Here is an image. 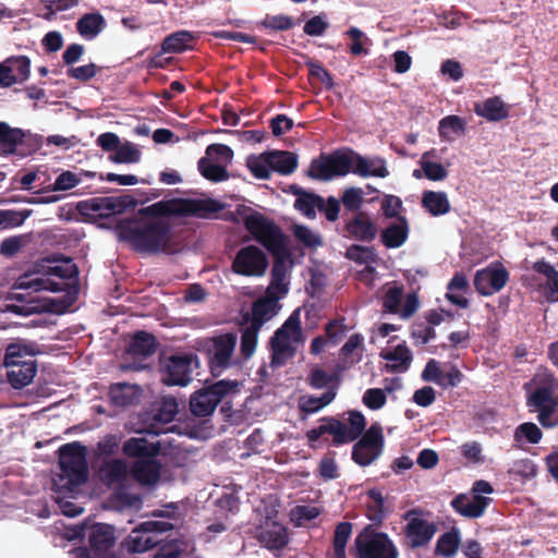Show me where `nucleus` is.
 I'll list each match as a JSON object with an SVG mask.
<instances>
[{"label":"nucleus","mask_w":558,"mask_h":558,"mask_svg":"<svg viewBox=\"0 0 558 558\" xmlns=\"http://www.w3.org/2000/svg\"><path fill=\"white\" fill-rule=\"evenodd\" d=\"M383 357L387 361L396 362L395 364L387 365V368L391 372H405L410 367L412 355L405 344H398L393 350L383 354Z\"/></svg>","instance_id":"nucleus-39"},{"label":"nucleus","mask_w":558,"mask_h":558,"mask_svg":"<svg viewBox=\"0 0 558 558\" xmlns=\"http://www.w3.org/2000/svg\"><path fill=\"white\" fill-rule=\"evenodd\" d=\"M319 421L322 424L318 427L312 428L305 434L308 446L313 449L316 448L315 442L325 434L332 436V446L340 447L360 438L366 427L365 416L356 410L348 412L349 426L333 416H324Z\"/></svg>","instance_id":"nucleus-4"},{"label":"nucleus","mask_w":558,"mask_h":558,"mask_svg":"<svg viewBox=\"0 0 558 558\" xmlns=\"http://www.w3.org/2000/svg\"><path fill=\"white\" fill-rule=\"evenodd\" d=\"M429 155V153H425L422 156L420 165L424 172V175L430 181H441L448 177V171L441 163L426 161L425 158Z\"/></svg>","instance_id":"nucleus-58"},{"label":"nucleus","mask_w":558,"mask_h":558,"mask_svg":"<svg viewBox=\"0 0 558 558\" xmlns=\"http://www.w3.org/2000/svg\"><path fill=\"white\" fill-rule=\"evenodd\" d=\"M363 403L371 410L381 409L387 401L385 390L380 388L367 389L362 398Z\"/></svg>","instance_id":"nucleus-64"},{"label":"nucleus","mask_w":558,"mask_h":558,"mask_svg":"<svg viewBox=\"0 0 558 558\" xmlns=\"http://www.w3.org/2000/svg\"><path fill=\"white\" fill-rule=\"evenodd\" d=\"M197 167L201 174L211 182H222L230 177L226 166L214 163L208 157L201 158Z\"/></svg>","instance_id":"nucleus-40"},{"label":"nucleus","mask_w":558,"mask_h":558,"mask_svg":"<svg viewBox=\"0 0 558 558\" xmlns=\"http://www.w3.org/2000/svg\"><path fill=\"white\" fill-rule=\"evenodd\" d=\"M279 300L280 295H271L269 293H265V296H262L253 302L251 317L248 314L244 315V320H250L251 324L262 328L264 324L277 315L281 307Z\"/></svg>","instance_id":"nucleus-17"},{"label":"nucleus","mask_w":558,"mask_h":558,"mask_svg":"<svg viewBox=\"0 0 558 558\" xmlns=\"http://www.w3.org/2000/svg\"><path fill=\"white\" fill-rule=\"evenodd\" d=\"M336 391L333 388L324 392L320 397L307 396L303 397L300 401V410L304 413L312 414L316 413L329 403L333 401L336 398Z\"/></svg>","instance_id":"nucleus-41"},{"label":"nucleus","mask_w":558,"mask_h":558,"mask_svg":"<svg viewBox=\"0 0 558 558\" xmlns=\"http://www.w3.org/2000/svg\"><path fill=\"white\" fill-rule=\"evenodd\" d=\"M255 538L270 551L282 550L290 541L288 529L278 521L270 519H266L256 527Z\"/></svg>","instance_id":"nucleus-13"},{"label":"nucleus","mask_w":558,"mask_h":558,"mask_svg":"<svg viewBox=\"0 0 558 558\" xmlns=\"http://www.w3.org/2000/svg\"><path fill=\"white\" fill-rule=\"evenodd\" d=\"M157 345L154 335L140 330L131 338L128 352L133 356L148 357L156 352Z\"/></svg>","instance_id":"nucleus-32"},{"label":"nucleus","mask_w":558,"mask_h":558,"mask_svg":"<svg viewBox=\"0 0 558 558\" xmlns=\"http://www.w3.org/2000/svg\"><path fill=\"white\" fill-rule=\"evenodd\" d=\"M353 524L351 522H339L333 531L330 548L327 550V558H348L347 545L352 535Z\"/></svg>","instance_id":"nucleus-30"},{"label":"nucleus","mask_w":558,"mask_h":558,"mask_svg":"<svg viewBox=\"0 0 558 558\" xmlns=\"http://www.w3.org/2000/svg\"><path fill=\"white\" fill-rule=\"evenodd\" d=\"M422 206L432 216H441L450 211V203L445 192L424 191L422 195Z\"/></svg>","instance_id":"nucleus-36"},{"label":"nucleus","mask_w":558,"mask_h":558,"mask_svg":"<svg viewBox=\"0 0 558 558\" xmlns=\"http://www.w3.org/2000/svg\"><path fill=\"white\" fill-rule=\"evenodd\" d=\"M460 542V532L457 529H452L440 535L437 539L436 554L451 558L457 553Z\"/></svg>","instance_id":"nucleus-42"},{"label":"nucleus","mask_w":558,"mask_h":558,"mask_svg":"<svg viewBox=\"0 0 558 558\" xmlns=\"http://www.w3.org/2000/svg\"><path fill=\"white\" fill-rule=\"evenodd\" d=\"M533 270L547 278L545 298L548 302H558V270L544 258L533 263Z\"/></svg>","instance_id":"nucleus-33"},{"label":"nucleus","mask_w":558,"mask_h":558,"mask_svg":"<svg viewBox=\"0 0 558 558\" xmlns=\"http://www.w3.org/2000/svg\"><path fill=\"white\" fill-rule=\"evenodd\" d=\"M196 36L189 31H178L168 35L161 44V53H181L192 49Z\"/></svg>","instance_id":"nucleus-34"},{"label":"nucleus","mask_w":558,"mask_h":558,"mask_svg":"<svg viewBox=\"0 0 558 558\" xmlns=\"http://www.w3.org/2000/svg\"><path fill=\"white\" fill-rule=\"evenodd\" d=\"M474 112L489 122L505 120L509 116V108L500 97L494 96L474 105Z\"/></svg>","instance_id":"nucleus-27"},{"label":"nucleus","mask_w":558,"mask_h":558,"mask_svg":"<svg viewBox=\"0 0 558 558\" xmlns=\"http://www.w3.org/2000/svg\"><path fill=\"white\" fill-rule=\"evenodd\" d=\"M344 236L361 241L372 242L377 235V226L364 211H357L344 226Z\"/></svg>","instance_id":"nucleus-15"},{"label":"nucleus","mask_w":558,"mask_h":558,"mask_svg":"<svg viewBox=\"0 0 558 558\" xmlns=\"http://www.w3.org/2000/svg\"><path fill=\"white\" fill-rule=\"evenodd\" d=\"M85 447L78 442H70L59 448L60 474L54 485L66 492H73L83 485L88 478V465Z\"/></svg>","instance_id":"nucleus-5"},{"label":"nucleus","mask_w":558,"mask_h":558,"mask_svg":"<svg viewBox=\"0 0 558 558\" xmlns=\"http://www.w3.org/2000/svg\"><path fill=\"white\" fill-rule=\"evenodd\" d=\"M16 289L20 290H33V292H39L43 290L51 291V292H59L62 291L63 288L60 283L53 282L50 279L46 278H35L28 281H20Z\"/></svg>","instance_id":"nucleus-54"},{"label":"nucleus","mask_w":558,"mask_h":558,"mask_svg":"<svg viewBox=\"0 0 558 558\" xmlns=\"http://www.w3.org/2000/svg\"><path fill=\"white\" fill-rule=\"evenodd\" d=\"M122 452L129 458L145 459L157 457L160 452L159 444L149 442L145 438L131 437L123 442Z\"/></svg>","instance_id":"nucleus-31"},{"label":"nucleus","mask_w":558,"mask_h":558,"mask_svg":"<svg viewBox=\"0 0 558 558\" xmlns=\"http://www.w3.org/2000/svg\"><path fill=\"white\" fill-rule=\"evenodd\" d=\"M260 25L269 31H288L293 27L292 17L283 14L266 15Z\"/></svg>","instance_id":"nucleus-63"},{"label":"nucleus","mask_w":558,"mask_h":558,"mask_svg":"<svg viewBox=\"0 0 558 558\" xmlns=\"http://www.w3.org/2000/svg\"><path fill=\"white\" fill-rule=\"evenodd\" d=\"M344 318L332 319L325 326V336L331 344H338L348 331Z\"/></svg>","instance_id":"nucleus-57"},{"label":"nucleus","mask_w":558,"mask_h":558,"mask_svg":"<svg viewBox=\"0 0 558 558\" xmlns=\"http://www.w3.org/2000/svg\"><path fill=\"white\" fill-rule=\"evenodd\" d=\"M199 359L196 353L178 351L159 356V373L167 386L184 387L192 381L193 371L198 368Z\"/></svg>","instance_id":"nucleus-7"},{"label":"nucleus","mask_w":558,"mask_h":558,"mask_svg":"<svg viewBox=\"0 0 558 558\" xmlns=\"http://www.w3.org/2000/svg\"><path fill=\"white\" fill-rule=\"evenodd\" d=\"M138 205L136 198L131 195L121 196H104L94 197L77 205L82 214L87 211L97 213L100 217H108L110 215H118L124 213L126 209H134Z\"/></svg>","instance_id":"nucleus-12"},{"label":"nucleus","mask_w":558,"mask_h":558,"mask_svg":"<svg viewBox=\"0 0 558 558\" xmlns=\"http://www.w3.org/2000/svg\"><path fill=\"white\" fill-rule=\"evenodd\" d=\"M319 202H322V196L314 193L302 192L300 197H296L294 202V208L307 218H314L316 216L315 209H318Z\"/></svg>","instance_id":"nucleus-49"},{"label":"nucleus","mask_w":558,"mask_h":558,"mask_svg":"<svg viewBox=\"0 0 558 558\" xmlns=\"http://www.w3.org/2000/svg\"><path fill=\"white\" fill-rule=\"evenodd\" d=\"M142 388L135 384L114 383L108 391L110 402L118 408H128L141 402Z\"/></svg>","instance_id":"nucleus-21"},{"label":"nucleus","mask_w":558,"mask_h":558,"mask_svg":"<svg viewBox=\"0 0 558 558\" xmlns=\"http://www.w3.org/2000/svg\"><path fill=\"white\" fill-rule=\"evenodd\" d=\"M352 173L357 174L362 178H386L389 175L386 160L384 158H365L356 151H354L353 154Z\"/></svg>","instance_id":"nucleus-22"},{"label":"nucleus","mask_w":558,"mask_h":558,"mask_svg":"<svg viewBox=\"0 0 558 558\" xmlns=\"http://www.w3.org/2000/svg\"><path fill=\"white\" fill-rule=\"evenodd\" d=\"M178 413V402L173 397H163L154 415V420L160 423L171 422Z\"/></svg>","instance_id":"nucleus-55"},{"label":"nucleus","mask_w":558,"mask_h":558,"mask_svg":"<svg viewBox=\"0 0 558 558\" xmlns=\"http://www.w3.org/2000/svg\"><path fill=\"white\" fill-rule=\"evenodd\" d=\"M409 222L404 216H398L397 222L390 223L381 231L380 241L387 248L402 246L409 238Z\"/></svg>","instance_id":"nucleus-25"},{"label":"nucleus","mask_w":558,"mask_h":558,"mask_svg":"<svg viewBox=\"0 0 558 558\" xmlns=\"http://www.w3.org/2000/svg\"><path fill=\"white\" fill-rule=\"evenodd\" d=\"M492 498L482 495H473L472 498H469L464 494H459L451 500L450 505L462 517L475 519L484 514Z\"/></svg>","instance_id":"nucleus-19"},{"label":"nucleus","mask_w":558,"mask_h":558,"mask_svg":"<svg viewBox=\"0 0 558 558\" xmlns=\"http://www.w3.org/2000/svg\"><path fill=\"white\" fill-rule=\"evenodd\" d=\"M225 205L214 198H170L142 207L131 217L118 220L114 232L137 253L156 255L175 252L171 218H210Z\"/></svg>","instance_id":"nucleus-1"},{"label":"nucleus","mask_w":558,"mask_h":558,"mask_svg":"<svg viewBox=\"0 0 558 558\" xmlns=\"http://www.w3.org/2000/svg\"><path fill=\"white\" fill-rule=\"evenodd\" d=\"M353 154V149H348L347 151L337 150L330 155H327L332 178L342 177L349 172H352Z\"/></svg>","instance_id":"nucleus-38"},{"label":"nucleus","mask_w":558,"mask_h":558,"mask_svg":"<svg viewBox=\"0 0 558 558\" xmlns=\"http://www.w3.org/2000/svg\"><path fill=\"white\" fill-rule=\"evenodd\" d=\"M133 478L142 485L153 486L160 480L161 464L156 457L135 460L130 470Z\"/></svg>","instance_id":"nucleus-20"},{"label":"nucleus","mask_w":558,"mask_h":558,"mask_svg":"<svg viewBox=\"0 0 558 558\" xmlns=\"http://www.w3.org/2000/svg\"><path fill=\"white\" fill-rule=\"evenodd\" d=\"M537 466L536 464L529 458L519 459L513 461L512 465L508 470V474L511 478L514 480H531L536 476Z\"/></svg>","instance_id":"nucleus-45"},{"label":"nucleus","mask_w":558,"mask_h":558,"mask_svg":"<svg viewBox=\"0 0 558 558\" xmlns=\"http://www.w3.org/2000/svg\"><path fill=\"white\" fill-rule=\"evenodd\" d=\"M420 513V509H410L403 514V519L408 521L403 527L405 545L411 549L427 546L437 532L434 522L415 517Z\"/></svg>","instance_id":"nucleus-10"},{"label":"nucleus","mask_w":558,"mask_h":558,"mask_svg":"<svg viewBox=\"0 0 558 558\" xmlns=\"http://www.w3.org/2000/svg\"><path fill=\"white\" fill-rule=\"evenodd\" d=\"M320 514L317 507L312 506H296L291 510V519L298 526H301Z\"/></svg>","instance_id":"nucleus-61"},{"label":"nucleus","mask_w":558,"mask_h":558,"mask_svg":"<svg viewBox=\"0 0 558 558\" xmlns=\"http://www.w3.org/2000/svg\"><path fill=\"white\" fill-rule=\"evenodd\" d=\"M247 167L256 179L268 180L271 175V163L268 153L262 154L259 157L247 159Z\"/></svg>","instance_id":"nucleus-47"},{"label":"nucleus","mask_w":558,"mask_h":558,"mask_svg":"<svg viewBox=\"0 0 558 558\" xmlns=\"http://www.w3.org/2000/svg\"><path fill=\"white\" fill-rule=\"evenodd\" d=\"M10 62L9 66L14 73L16 83H22L29 77L31 74V60L26 56H12L7 58Z\"/></svg>","instance_id":"nucleus-51"},{"label":"nucleus","mask_w":558,"mask_h":558,"mask_svg":"<svg viewBox=\"0 0 558 558\" xmlns=\"http://www.w3.org/2000/svg\"><path fill=\"white\" fill-rule=\"evenodd\" d=\"M268 267L266 254L255 245H247L238 251L231 269L244 277H262Z\"/></svg>","instance_id":"nucleus-11"},{"label":"nucleus","mask_w":558,"mask_h":558,"mask_svg":"<svg viewBox=\"0 0 558 558\" xmlns=\"http://www.w3.org/2000/svg\"><path fill=\"white\" fill-rule=\"evenodd\" d=\"M238 387V381L223 379L194 392L190 399L191 412L199 417L210 415L222 398L236 392Z\"/></svg>","instance_id":"nucleus-8"},{"label":"nucleus","mask_w":558,"mask_h":558,"mask_svg":"<svg viewBox=\"0 0 558 558\" xmlns=\"http://www.w3.org/2000/svg\"><path fill=\"white\" fill-rule=\"evenodd\" d=\"M543 433L541 428L532 422H525L520 424L514 430V441L521 442L523 439L526 442L536 445L541 441Z\"/></svg>","instance_id":"nucleus-48"},{"label":"nucleus","mask_w":558,"mask_h":558,"mask_svg":"<svg viewBox=\"0 0 558 558\" xmlns=\"http://www.w3.org/2000/svg\"><path fill=\"white\" fill-rule=\"evenodd\" d=\"M349 553L354 558H399V550L388 534L371 524L355 536Z\"/></svg>","instance_id":"nucleus-6"},{"label":"nucleus","mask_w":558,"mask_h":558,"mask_svg":"<svg viewBox=\"0 0 558 558\" xmlns=\"http://www.w3.org/2000/svg\"><path fill=\"white\" fill-rule=\"evenodd\" d=\"M5 367L8 368V381L14 389H22L28 386L37 373V363L35 360H27L26 363L19 364V366Z\"/></svg>","instance_id":"nucleus-29"},{"label":"nucleus","mask_w":558,"mask_h":558,"mask_svg":"<svg viewBox=\"0 0 558 558\" xmlns=\"http://www.w3.org/2000/svg\"><path fill=\"white\" fill-rule=\"evenodd\" d=\"M508 280L509 272L505 267L487 268L476 271L474 287L481 295L488 296L500 291Z\"/></svg>","instance_id":"nucleus-14"},{"label":"nucleus","mask_w":558,"mask_h":558,"mask_svg":"<svg viewBox=\"0 0 558 558\" xmlns=\"http://www.w3.org/2000/svg\"><path fill=\"white\" fill-rule=\"evenodd\" d=\"M26 292H11L7 296L8 303L5 304V311L21 315L29 316L36 313H41L45 306L38 301L33 292L25 290Z\"/></svg>","instance_id":"nucleus-18"},{"label":"nucleus","mask_w":558,"mask_h":558,"mask_svg":"<svg viewBox=\"0 0 558 558\" xmlns=\"http://www.w3.org/2000/svg\"><path fill=\"white\" fill-rule=\"evenodd\" d=\"M28 211L0 209V230L20 227L28 217Z\"/></svg>","instance_id":"nucleus-56"},{"label":"nucleus","mask_w":558,"mask_h":558,"mask_svg":"<svg viewBox=\"0 0 558 558\" xmlns=\"http://www.w3.org/2000/svg\"><path fill=\"white\" fill-rule=\"evenodd\" d=\"M107 26L105 17L100 13H86L76 22L78 34L85 38H95Z\"/></svg>","instance_id":"nucleus-37"},{"label":"nucleus","mask_w":558,"mask_h":558,"mask_svg":"<svg viewBox=\"0 0 558 558\" xmlns=\"http://www.w3.org/2000/svg\"><path fill=\"white\" fill-rule=\"evenodd\" d=\"M364 193L360 187H349L344 190L341 197L342 204L345 209L354 211L355 214L360 210L364 202Z\"/></svg>","instance_id":"nucleus-60"},{"label":"nucleus","mask_w":558,"mask_h":558,"mask_svg":"<svg viewBox=\"0 0 558 558\" xmlns=\"http://www.w3.org/2000/svg\"><path fill=\"white\" fill-rule=\"evenodd\" d=\"M362 437L356 441V449L362 448H374L375 450H380L383 452L384 449V435L383 428L379 424L375 423L371 425V427L361 435Z\"/></svg>","instance_id":"nucleus-44"},{"label":"nucleus","mask_w":558,"mask_h":558,"mask_svg":"<svg viewBox=\"0 0 558 558\" xmlns=\"http://www.w3.org/2000/svg\"><path fill=\"white\" fill-rule=\"evenodd\" d=\"M307 175L312 179L328 181L332 179L327 155L322 154L319 158L311 161Z\"/></svg>","instance_id":"nucleus-52"},{"label":"nucleus","mask_w":558,"mask_h":558,"mask_svg":"<svg viewBox=\"0 0 558 558\" xmlns=\"http://www.w3.org/2000/svg\"><path fill=\"white\" fill-rule=\"evenodd\" d=\"M128 476V465L125 461L121 459H112L110 461H106L99 469V477L101 482L108 487H124Z\"/></svg>","instance_id":"nucleus-24"},{"label":"nucleus","mask_w":558,"mask_h":558,"mask_svg":"<svg viewBox=\"0 0 558 558\" xmlns=\"http://www.w3.org/2000/svg\"><path fill=\"white\" fill-rule=\"evenodd\" d=\"M38 352L36 343L19 339L7 345L3 364L4 366H19V364L26 363L27 360H34Z\"/></svg>","instance_id":"nucleus-23"},{"label":"nucleus","mask_w":558,"mask_h":558,"mask_svg":"<svg viewBox=\"0 0 558 558\" xmlns=\"http://www.w3.org/2000/svg\"><path fill=\"white\" fill-rule=\"evenodd\" d=\"M294 338L283 329H277L270 339L271 349V365H282L288 357L294 354V349L291 345Z\"/></svg>","instance_id":"nucleus-26"},{"label":"nucleus","mask_w":558,"mask_h":558,"mask_svg":"<svg viewBox=\"0 0 558 558\" xmlns=\"http://www.w3.org/2000/svg\"><path fill=\"white\" fill-rule=\"evenodd\" d=\"M260 327L250 323L241 333V354L248 359L255 352Z\"/></svg>","instance_id":"nucleus-46"},{"label":"nucleus","mask_w":558,"mask_h":558,"mask_svg":"<svg viewBox=\"0 0 558 558\" xmlns=\"http://www.w3.org/2000/svg\"><path fill=\"white\" fill-rule=\"evenodd\" d=\"M465 131V121L456 114L447 116L439 121L438 133L442 140L450 141L451 135H460Z\"/></svg>","instance_id":"nucleus-43"},{"label":"nucleus","mask_w":558,"mask_h":558,"mask_svg":"<svg viewBox=\"0 0 558 558\" xmlns=\"http://www.w3.org/2000/svg\"><path fill=\"white\" fill-rule=\"evenodd\" d=\"M28 133L19 128H12L7 122H0V156H24L22 146L25 144Z\"/></svg>","instance_id":"nucleus-16"},{"label":"nucleus","mask_w":558,"mask_h":558,"mask_svg":"<svg viewBox=\"0 0 558 558\" xmlns=\"http://www.w3.org/2000/svg\"><path fill=\"white\" fill-rule=\"evenodd\" d=\"M235 344L236 337L230 332L213 337L206 342L208 364L214 376H219L223 369L230 366Z\"/></svg>","instance_id":"nucleus-9"},{"label":"nucleus","mask_w":558,"mask_h":558,"mask_svg":"<svg viewBox=\"0 0 558 558\" xmlns=\"http://www.w3.org/2000/svg\"><path fill=\"white\" fill-rule=\"evenodd\" d=\"M141 159V153L132 143L119 145L113 155L109 156V160L114 163H135Z\"/></svg>","instance_id":"nucleus-50"},{"label":"nucleus","mask_w":558,"mask_h":558,"mask_svg":"<svg viewBox=\"0 0 558 558\" xmlns=\"http://www.w3.org/2000/svg\"><path fill=\"white\" fill-rule=\"evenodd\" d=\"M272 171L289 175L298 168V155L288 150H274L268 153Z\"/></svg>","instance_id":"nucleus-35"},{"label":"nucleus","mask_w":558,"mask_h":558,"mask_svg":"<svg viewBox=\"0 0 558 558\" xmlns=\"http://www.w3.org/2000/svg\"><path fill=\"white\" fill-rule=\"evenodd\" d=\"M245 229L274 256L270 274V283L266 293L280 295V299L289 292L288 266L290 252L287 248V238L281 228L268 220L262 214L253 211L243 219Z\"/></svg>","instance_id":"nucleus-2"},{"label":"nucleus","mask_w":558,"mask_h":558,"mask_svg":"<svg viewBox=\"0 0 558 558\" xmlns=\"http://www.w3.org/2000/svg\"><path fill=\"white\" fill-rule=\"evenodd\" d=\"M294 238L308 248H316L323 245V240L319 234L313 232L304 225H296L293 228Z\"/></svg>","instance_id":"nucleus-53"},{"label":"nucleus","mask_w":558,"mask_h":558,"mask_svg":"<svg viewBox=\"0 0 558 558\" xmlns=\"http://www.w3.org/2000/svg\"><path fill=\"white\" fill-rule=\"evenodd\" d=\"M402 296V287L393 286L389 288L383 300L384 310L391 314H399Z\"/></svg>","instance_id":"nucleus-59"},{"label":"nucleus","mask_w":558,"mask_h":558,"mask_svg":"<svg viewBox=\"0 0 558 558\" xmlns=\"http://www.w3.org/2000/svg\"><path fill=\"white\" fill-rule=\"evenodd\" d=\"M113 529L104 523L94 524L88 533L90 548L98 555L105 554L114 544Z\"/></svg>","instance_id":"nucleus-28"},{"label":"nucleus","mask_w":558,"mask_h":558,"mask_svg":"<svg viewBox=\"0 0 558 558\" xmlns=\"http://www.w3.org/2000/svg\"><path fill=\"white\" fill-rule=\"evenodd\" d=\"M526 404L536 411L537 420L545 428L558 426V379L551 373L536 374L524 384Z\"/></svg>","instance_id":"nucleus-3"},{"label":"nucleus","mask_w":558,"mask_h":558,"mask_svg":"<svg viewBox=\"0 0 558 558\" xmlns=\"http://www.w3.org/2000/svg\"><path fill=\"white\" fill-rule=\"evenodd\" d=\"M318 474L325 481L335 480L339 476L335 452H328L322 458L318 465Z\"/></svg>","instance_id":"nucleus-62"}]
</instances>
